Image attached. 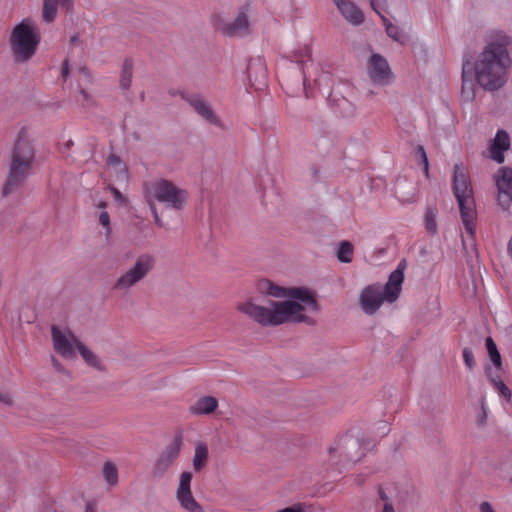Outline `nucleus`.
<instances>
[{"label":"nucleus","instance_id":"79ce46f5","mask_svg":"<svg viewBox=\"0 0 512 512\" xmlns=\"http://www.w3.org/2000/svg\"><path fill=\"white\" fill-rule=\"evenodd\" d=\"M378 496H379V501H381L383 504L384 503H392L391 498L389 497L387 492L382 487L378 488Z\"/></svg>","mask_w":512,"mask_h":512},{"label":"nucleus","instance_id":"6ab92c4d","mask_svg":"<svg viewBox=\"0 0 512 512\" xmlns=\"http://www.w3.org/2000/svg\"><path fill=\"white\" fill-rule=\"evenodd\" d=\"M370 441L364 439L351 438L346 441L343 447V454L348 461L358 462L365 455L368 450Z\"/></svg>","mask_w":512,"mask_h":512},{"label":"nucleus","instance_id":"4be33fe9","mask_svg":"<svg viewBox=\"0 0 512 512\" xmlns=\"http://www.w3.org/2000/svg\"><path fill=\"white\" fill-rule=\"evenodd\" d=\"M217 407L218 400L215 397L203 396L189 407V412L195 416L209 415L212 414Z\"/></svg>","mask_w":512,"mask_h":512},{"label":"nucleus","instance_id":"3c124183","mask_svg":"<svg viewBox=\"0 0 512 512\" xmlns=\"http://www.w3.org/2000/svg\"><path fill=\"white\" fill-rule=\"evenodd\" d=\"M85 512H97L96 505L92 502H88L85 507Z\"/></svg>","mask_w":512,"mask_h":512},{"label":"nucleus","instance_id":"bb28decb","mask_svg":"<svg viewBox=\"0 0 512 512\" xmlns=\"http://www.w3.org/2000/svg\"><path fill=\"white\" fill-rule=\"evenodd\" d=\"M485 342L491 362L496 370H500L502 368V360L494 340L491 337H488Z\"/></svg>","mask_w":512,"mask_h":512},{"label":"nucleus","instance_id":"49530a36","mask_svg":"<svg viewBox=\"0 0 512 512\" xmlns=\"http://www.w3.org/2000/svg\"><path fill=\"white\" fill-rule=\"evenodd\" d=\"M479 509L481 512H496L489 502H482Z\"/></svg>","mask_w":512,"mask_h":512},{"label":"nucleus","instance_id":"f257e3e1","mask_svg":"<svg viewBox=\"0 0 512 512\" xmlns=\"http://www.w3.org/2000/svg\"><path fill=\"white\" fill-rule=\"evenodd\" d=\"M260 294L283 301H270L268 306L257 304L253 299L238 302L236 310L252 321L264 327H275L284 323H306L314 325L315 321L306 312H317L319 306L315 294L302 287L285 288L268 279L257 284Z\"/></svg>","mask_w":512,"mask_h":512},{"label":"nucleus","instance_id":"7ed1b4c3","mask_svg":"<svg viewBox=\"0 0 512 512\" xmlns=\"http://www.w3.org/2000/svg\"><path fill=\"white\" fill-rule=\"evenodd\" d=\"M41 42L40 29L30 17L15 24L8 34V47L13 63L23 65L36 55Z\"/></svg>","mask_w":512,"mask_h":512},{"label":"nucleus","instance_id":"c85d7f7f","mask_svg":"<svg viewBox=\"0 0 512 512\" xmlns=\"http://www.w3.org/2000/svg\"><path fill=\"white\" fill-rule=\"evenodd\" d=\"M103 476L105 481L110 486H115L118 483V470L114 463L106 462L103 466Z\"/></svg>","mask_w":512,"mask_h":512},{"label":"nucleus","instance_id":"864d4df0","mask_svg":"<svg viewBox=\"0 0 512 512\" xmlns=\"http://www.w3.org/2000/svg\"><path fill=\"white\" fill-rule=\"evenodd\" d=\"M80 94H81V96L83 97V99H84L85 101H87V102H90V101H91V96L88 94V92H87V91H85V90L81 89V90H80Z\"/></svg>","mask_w":512,"mask_h":512},{"label":"nucleus","instance_id":"ddd939ff","mask_svg":"<svg viewBox=\"0 0 512 512\" xmlns=\"http://www.w3.org/2000/svg\"><path fill=\"white\" fill-rule=\"evenodd\" d=\"M215 27L228 37L243 36L249 31V20L245 12H240L233 21H226L220 16L215 18Z\"/></svg>","mask_w":512,"mask_h":512},{"label":"nucleus","instance_id":"c756f323","mask_svg":"<svg viewBox=\"0 0 512 512\" xmlns=\"http://www.w3.org/2000/svg\"><path fill=\"white\" fill-rule=\"evenodd\" d=\"M381 18L385 25L388 36L391 37L396 42L403 43L404 37L399 28L393 25L385 16H381Z\"/></svg>","mask_w":512,"mask_h":512},{"label":"nucleus","instance_id":"2eb2a0df","mask_svg":"<svg viewBox=\"0 0 512 512\" xmlns=\"http://www.w3.org/2000/svg\"><path fill=\"white\" fill-rule=\"evenodd\" d=\"M510 136L505 130H498L491 141L488 151L489 157L498 164L505 161L504 152L510 149Z\"/></svg>","mask_w":512,"mask_h":512},{"label":"nucleus","instance_id":"37998d69","mask_svg":"<svg viewBox=\"0 0 512 512\" xmlns=\"http://www.w3.org/2000/svg\"><path fill=\"white\" fill-rule=\"evenodd\" d=\"M276 512H305L304 507L301 504L293 505L290 507H286Z\"/></svg>","mask_w":512,"mask_h":512},{"label":"nucleus","instance_id":"4468645a","mask_svg":"<svg viewBox=\"0 0 512 512\" xmlns=\"http://www.w3.org/2000/svg\"><path fill=\"white\" fill-rule=\"evenodd\" d=\"M192 473L184 471L179 476L176 497L182 508L191 511L199 505L191 492Z\"/></svg>","mask_w":512,"mask_h":512},{"label":"nucleus","instance_id":"393cba45","mask_svg":"<svg viewBox=\"0 0 512 512\" xmlns=\"http://www.w3.org/2000/svg\"><path fill=\"white\" fill-rule=\"evenodd\" d=\"M486 376L489 378L490 382L494 385V387L499 391V393L507 400L510 401L512 394L509 387L500 379L498 375H494L492 369L487 367L485 370Z\"/></svg>","mask_w":512,"mask_h":512},{"label":"nucleus","instance_id":"bf43d9fd","mask_svg":"<svg viewBox=\"0 0 512 512\" xmlns=\"http://www.w3.org/2000/svg\"><path fill=\"white\" fill-rule=\"evenodd\" d=\"M371 6H372V8H373L374 10H376V9H375V1H374V0H371Z\"/></svg>","mask_w":512,"mask_h":512},{"label":"nucleus","instance_id":"aec40b11","mask_svg":"<svg viewBox=\"0 0 512 512\" xmlns=\"http://www.w3.org/2000/svg\"><path fill=\"white\" fill-rule=\"evenodd\" d=\"M250 85L256 90H262L265 86L266 66L260 59L252 60L247 67Z\"/></svg>","mask_w":512,"mask_h":512},{"label":"nucleus","instance_id":"a211bd4d","mask_svg":"<svg viewBox=\"0 0 512 512\" xmlns=\"http://www.w3.org/2000/svg\"><path fill=\"white\" fill-rule=\"evenodd\" d=\"M453 190L456 199L473 196V190L467 175L459 164L454 166Z\"/></svg>","mask_w":512,"mask_h":512},{"label":"nucleus","instance_id":"423d86ee","mask_svg":"<svg viewBox=\"0 0 512 512\" xmlns=\"http://www.w3.org/2000/svg\"><path fill=\"white\" fill-rule=\"evenodd\" d=\"M143 189L147 203L159 202L175 211L182 210L188 199L187 190L163 178L144 183Z\"/></svg>","mask_w":512,"mask_h":512},{"label":"nucleus","instance_id":"dca6fc26","mask_svg":"<svg viewBox=\"0 0 512 512\" xmlns=\"http://www.w3.org/2000/svg\"><path fill=\"white\" fill-rule=\"evenodd\" d=\"M457 202L465 230L470 236L473 237L475 234L474 221L476 219L474 198L473 196H468L467 198L464 197L461 199H457Z\"/></svg>","mask_w":512,"mask_h":512},{"label":"nucleus","instance_id":"5701e85b","mask_svg":"<svg viewBox=\"0 0 512 512\" xmlns=\"http://www.w3.org/2000/svg\"><path fill=\"white\" fill-rule=\"evenodd\" d=\"M77 350L79 351L82 359L85 361V363L98 370L103 371L104 365L102 361L99 359V357L91 350L89 349L84 343H79Z\"/></svg>","mask_w":512,"mask_h":512},{"label":"nucleus","instance_id":"7c9ffc66","mask_svg":"<svg viewBox=\"0 0 512 512\" xmlns=\"http://www.w3.org/2000/svg\"><path fill=\"white\" fill-rule=\"evenodd\" d=\"M467 65L463 66V83H462V95L467 99L471 100L474 97L472 79H467L468 76Z\"/></svg>","mask_w":512,"mask_h":512},{"label":"nucleus","instance_id":"603ef678","mask_svg":"<svg viewBox=\"0 0 512 512\" xmlns=\"http://www.w3.org/2000/svg\"><path fill=\"white\" fill-rule=\"evenodd\" d=\"M69 74V68H68V61L65 60L64 63H63V68H62V75L64 78H66Z\"/></svg>","mask_w":512,"mask_h":512},{"label":"nucleus","instance_id":"f8f14e48","mask_svg":"<svg viewBox=\"0 0 512 512\" xmlns=\"http://www.w3.org/2000/svg\"><path fill=\"white\" fill-rule=\"evenodd\" d=\"M368 75L371 81L377 85H387L391 83L393 73L388 62L379 54H373L368 61Z\"/></svg>","mask_w":512,"mask_h":512},{"label":"nucleus","instance_id":"cd10ccee","mask_svg":"<svg viewBox=\"0 0 512 512\" xmlns=\"http://www.w3.org/2000/svg\"><path fill=\"white\" fill-rule=\"evenodd\" d=\"M353 257V245L349 241H342L337 251V258L340 262L350 263Z\"/></svg>","mask_w":512,"mask_h":512},{"label":"nucleus","instance_id":"4d7b16f0","mask_svg":"<svg viewBox=\"0 0 512 512\" xmlns=\"http://www.w3.org/2000/svg\"><path fill=\"white\" fill-rule=\"evenodd\" d=\"M190 512H204L202 506L199 504L197 506V508H194L193 510H191Z\"/></svg>","mask_w":512,"mask_h":512},{"label":"nucleus","instance_id":"0eeeda50","mask_svg":"<svg viewBox=\"0 0 512 512\" xmlns=\"http://www.w3.org/2000/svg\"><path fill=\"white\" fill-rule=\"evenodd\" d=\"M154 259L150 255H141L133 266L121 274L113 285V289L119 292H128L141 282L153 269Z\"/></svg>","mask_w":512,"mask_h":512},{"label":"nucleus","instance_id":"5fc2aeb1","mask_svg":"<svg viewBox=\"0 0 512 512\" xmlns=\"http://www.w3.org/2000/svg\"><path fill=\"white\" fill-rule=\"evenodd\" d=\"M507 252H508L509 256L512 257V237L508 241Z\"/></svg>","mask_w":512,"mask_h":512},{"label":"nucleus","instance_id":"39448f33","mask_svg":"<svg viewBox=\"0 0 512 512\" xmlns=\"http://www.w3.org/2000/svg\"><path fill=\"white\" fill-rule=\"evenodd\" d=\"M33 159L34 149L22 129L12 149L9 172L2 192L4 196L15 191L24 182Z\"/></svg>","mask_w":512,"mask_h":512},{"label":"nucleus","instance_id":"ea45409f","mask_svg":"<svg viewBox=\"0 0 512 512\" xmlns=\"http://www.w3.org/2000/svg\"><path fill=\"white\" fill-rule=\"evenodd\" d=\"M0 402L6 406L14 405L13 397L10 393L0 391Z\"/></svg>","mask_w":512,"mask_h":512},{"label":"nucleus","instance_id":"72a5a7b5","mask_svg":"<svg viewBox=\"0 0 512 512\" xmlns=\"http://www.w3.org/2000/svg\"><path fill=\"white\" fill-rule=\"evenodd\" d=\"M99 223L105 228V235L110 238L112 229L110 226V216L107 211L103 210L99 214Z\"/></svg>","mask_w":512,"mask_h":512},{"label":"nucleus","instance_id":"1a4fd4ad","mask_svg":"<svg viewBox=\"0 0 512 512\" xmlns=\"http://www.w3.org/2000/svg\"><path fill=\"white\" fill-rule=\"evenodd\" d=\"M51 336L54 350L66 359H74L75 349L81 343L79 338L69 329L52 326Z\"/></svg>","mask_w":512,"mask_h":512},{"label":"nucleus","instance_id":"4c0bfd02","mask_svg":"<svg viewBox=\"0 0 512 512\" xmlns=\"http://www.w3.org/2000/svg\"><path fill=\"white\" fill-rule=\"evenodd\" d=\"M417 153L419 154V156L421 158V161H422V163L424 165V172L428 176L429 164H428V158H427V155H426L424 147L423 146H418L417 147Z\"/></svg>","mask_w":512,"mask_h":512},{"label":"nucleus","instance_id":"e433bc0d","mask_svg":"<svg viewBox=\"0 0 512 512\" xmlns=\"http://www.w3.org/2000/svg\"><path fill=\"white\" fill-rule=\"evenodd\" d=\"M107 164L110 167H120V170L125 171V167L122 165L121 159L115 154H111L108 157Z\"/></svg>","mask_w":512,"mask_h":512},{"label":"nucleus","instance_id":"a19ab883","mask_svg":"<svg viewBox=\"0 0 512 512\" xmlns=\"http://www.w3.org/2000/svg\"><path fill=\"white\" fill-rule=\"evenodd\" d=\"M480 406H481V410H482V414H481V417L479 419V424L481 426L485 425L486 423V419H487V411H486V402H485V398H481L480 400Z\"/></svg>","mask_w":512,"mask_h":512},{"label":"nucleus","instance_id":"6e6d98bb","mask_svg":"<svg viewBox=\"0 0 512 512\" xmlns=\"http://www.w3.org/2000/svg\"><path fill=\"white\" fill-rule=\"evenodd\" d=\"M303 85H304L305 95H306V97H308L309 96L308 95V88H307L308 84H307V79L306 78H304V80H303Z\"/></svg>","mask_w":512,"mask_h":512},{"label":"nucleus","instance_id":"412c9836","mask_svg":"<svg viewBox=\"0 0 512 512\" xmlns=\"http://www.w3.org/2000/svg\"><path fill=\"white\" fill-rule=\"evenodd\" d=\"M335 4L348 22L353 25H360L363 23L364 15L355 4L344 0H336Z\"/></svg>","mask_w":512,"mask_h":512},{"label":"nucleus","instance_id":"c9c22d12","mask_svg":"<svg viewBox=\"0 0 512 512\" xmlns=\"http://www.w3.org/2000/svg\"><path fill=\"white\" fill-rule=\"evenodd\" d=\"M109 190L113 194L115 202L123 206L127 204L126 197L117 188L109 186Z\"/></svg>","mask_w":512,"mask_h":512},{"label":"nucleus","instance_id":"8fccbe9b","mask_svg":"<svg viewBox=\"0 0 512 512\" xmlns=\"http://www.w3.org/2000/svg\"><path fill=\"white\" fill-rule=\"evenodd\" d=\"M79 73L81 75H83L88 80L91 78V74H90L89 70L86 67H81L79 69Z\"/></svg>","mask_w":512,"mask_h":512},{"label":"nucleus","instance_id":"6e6552de","mask_svg":"<svg viewBox=\"0 0 512 512\" xmlns=\"http://www.w3.org/2000/svg\"><path fill=\"white\" fill-rule=\"evenodd\" d=\"M182 449V437L180 435L164 448L159 454L150 471V475L154 479L162 478L172 468L174 462L180 455Z\"/></svg>","mask_w":512,"mask_h":512},{"label":"nucleus","instance_id":"a18cd8bd","mask_svg":"<svg viewBox=\"0 0 512 512\" xmlns=\"http://www.w3.org/2000/svg\"><path fill=\"white\" fill-rule=\"evenodd\" d=\"M92 201H93V205L96 208L102 209V211L107 207V202L104 200L96 199L95 197H93Z\"/></svg>","mask_w":512,"mask_h":512},{"label":"nucleus","instance_id":"58836bf2","mask_svg":"<svg viewBox=\"0 0 512 512\" xmlns=\"http://www.w3.org/2000/svg\"><path fill=\"white\" fill-rule=\"evenodd\" d=\"M152 214H153V217H154V221H155V224L158 226V227H163V222L158 214V211H157V207H156V204L155 203H147Z\"/></svg>","mask_w":512,"mask_h":512},{"label":"nucleus","instance_id":"c03bdc74","mask_svg":"<svg viewBox=\"0 0 512 512\" xmlns=\"http://www.w3.org/2000/svg\"><path fill=\"white\" fill-rule=\"evenodd\" d=\"M51 362H52V365L53 367L58 371V372H64L65 369L63 367V365L60 363V361L54 357V356H51Z\"/></svg>","mask_w":512,"mask_h":512},{"label":"nucleus","instance_id":"2f4dec72","mask_svg":"<svg viewBox=\"0 0 512 512\" xmlns=\"http://www.w3.org/2000/svg\"><path fill=\"white\" fill-rule=\"evenodd\" d=\"M437 211L433 208H428L425 214V227L431 234H436L437 223H436Z\"/></svg>","mask_w":512,"mask_h":512},{"label":"nucleus","instance_id":"13d9d810","mask_svg":"<svg viewBox=\"0 0 512 512\" xmlns=\"http://www.w3.org/2000/svg\"><path fill=\"white\" fill-rule=\"evenodd\" d=\"M73 145L72 140L67 141L66 147L69 149Z\"/></svg>","mask_w":512,"mask_h":512},{"label":"nucleus","instance_id":"20e7f679","mask_svg":"<svg viewBox=\"0 0 512 512\" xmlns=\"http://www.w3.org/2000/svg\"><path fill=\"white\" fill-rule=\"evenodd\" d=\"M405 265L400 263L394 270L384 287L380 285H369L365 287L359 297L361 309L368 315L375 314L384 301L394 302L399 297L402 283L404 281Z\"/></svg>","mask_w":512,"mask_h":512},{"label":"nucleus","instance_id":"b1692460","mask_svg":"<svg viewBox=\"0 0 512 512\" xmlns=\"http://www.w3.org/2000/svg\"><path fill=\"white\" fill-rule=\"evenodd\" d=\"M208 453V447L204 442L196 443L192 460L193 469L196 472H200L206 466Z\"/></svg>","mask_w":512,"mask_h":512},{"label":"nucleus","instance_id":"a878e982","mask_svg":"<svg viewBox=\"0 0 512 512\" xmlns=\"http://www.w3.org/2000/svg\"><path fill=\"white\" fill-rule=\"evenodd\" d=\"M133 77V62L129 59H126L123 62L121 73H120V87L123 90H128L132 83Z\"/></svg>","mask_w":512,"mask_h":512},{"label":"nucleus","instance_id":"f03ea898","mask_svg":"<svg viewBox=\"0 0 512 512\" xmlns=\"http://www.w3.org/2000/svg\"><path fill=\"white\" fill-rule=\"evenodd\" d=\"M510 39L506 36L488 43L477 57L473 71L476 82L485 90L496 91L507 81L511 59L507 50Z\"/></svg>","mask_w":512,"mask_h":512},{"label":"nucleus","instance_id":"473e14b6","mask_svg":"<svg viewBox=\"0 0 512 512\" xmlns=\"http://www.w3.org/2000/svg\"><path fill=\"white\" fill-rule=\"evenodd\" d=\"M399 198L403 203H414L418 198L417 191L415 188L410 187L408 191H401Z\"/></svg>","mask_w":512,"mask_h":512},{"label":"nucleus","instance_id":"f704fd0d","mask_svg":"<svg viewBox=\"0 0 512 512\" xmlns=\"http://www.w3.org/2000/svg\"><path fill=\"white\" fill-rule=\"evenodd\" d=\"M463 359L466 364V366L471 370L475 366V360L473 352L470 348H464L463 349Z\"/></svg>","mask_w":512,"mask_h":512},{"label":"nucleus","instance_id":"de8ad7c7","mask_svg":"<svg viewBox=\"0 0 512 512\" xmlns=\"http://www.w3.org/2000/svg\"><path fill=\"white\" fill-rule=\"evenodd\" d=\"M69 42H70L71 45H74V46L75 45H79L81 43L79 34L78 33L73 34L70 37Z\"/></svg>","mask_w":512,"mask_h":512},{"label":"nucleus","instance_id":"09e8293b","mask_svg":"<svg viewBox=\"0 0 512 512\" xmlns=\"http://www.w3.org/2000/svg\"><path fill=\"white\" fill-rule=\"evenodd\" d=\"M381 512H396L393 503H384Z\"/></svg>","mask_w":512,"mask_h":512},{"label":"nucleus","instance_id":"9b49d317","mask_svg":"<svg viewBox=\"0 0 512 512\" xmlns=\"http://www.w3.org/2000/svg\"><path fill=\"white\" fill-rule=\"evenodd\" d=\"M194 112L207 123L224 129V123L214 111L211 103L200 94L183 96Z\"/></svg>","mask_w":512,"mask_h":512},{"label":"nucleus","instance_id":"f3484780","mask_svg":"<svg viewBox=\"0 0 512 512\" xmlns=\"http://www.w3.org/2000/svg\"><path fill=\"white\" fill-rule=\"evenodd\" d=\"M58 5L71 12L74 7V0H42L41 19L44 23H53L57 17Z\"/></svg>","mask_w":512,"mask_h":512},{"label":"nucleus","instance_id":"9d476101","mask_svg":"<svg viewBox=\"0 0 512 512\" xmlns=\"http://www.w3.org/2000/svg\"><path fill=\"white\" fill-rule=\"evenodd\" d=\"M497 188L496 200L502 210L507 211L512 204V168L505 166L493 176Z\"/></svg>","mask_w":512,"mask_h":512}]
</instances>
